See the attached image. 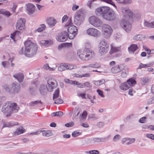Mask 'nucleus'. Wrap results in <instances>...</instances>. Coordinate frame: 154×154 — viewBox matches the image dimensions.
Segmentation results:
<instances>
[{
	"label": "nucleus",
	"instance_id": "obj_49",
	"mask_svg": "<svg viewBox=\"0 0 154 154\" xmlns=\"http://www.w3.org/2000/svg\"><path fill=\"white\" fill-rule=\"evenodd\" d=\"M81 134V133L78 132L76 131H74L72 134V136L73 137H77Z\"/></svg>",
	"mask_w": 154,
	"mask_h": 154
},
{
	"label": "nucleus",
	"instance_id": "obj_8",
	"mask_svg": "<svg viewBox=\"0 0 154 154\" xmlns=\"http://www.w3.org/2000/svg\"><path fill=\"white\" fill-rule=\"evenodd\" d=\"M104 36L106 38H108L110 36L112 32L111 27L109 25L103 24L102 27Z\"/></svg>",
	"mask_w": 154,
	"mask_h": 154
},
{
	"label": "nucleus",
	"instance_id": "obj_31",
	"mask_svg": "<svg viewBox=\"0 0 154 154\" xmlns=\"http://www.w3.org/2000/svg\"><path fill=\"white\" fill-rule=\"evenodd\" d=\"M154 64L153 63H149L147 64H143L142 63L140 64L137 69H140L142 68H146L148 67H151Z\"/></svg>",
	"mask_w": 154,
	"mask_h": 154
},
{
	"label": "nucleus",
	"instance_id": "obj_39",
	"mask_svg": "<svg viewBox=\"0 0 154 154\" xmlns=\"http://www.w3.org/2000/svg\"><path fill=\"white\" fill-rule=\"evenodd\" d=\"M149 82V80L147 78L144 77L141 79V82L143 85H146Z\"/></svg>",
	"mask_w": 154,
	"mask_h": 154
},
{
	"label": "nucleus",
	"instance_id": "obj_20",
	"mask_svg": "<svg viewBox=\"0 0 154 154\" xmlns=\"http://www.w3.org/2000/svg\"><path fill=\"white\" fill-rule=\"evenodd\" d=\"M73 114V116L72 117V119H74L75 118H76L80 113V109L78 107H76L75 108L74 111L72 110H71L70 112H69V115L71 117Z\"/></svg>",
	"mask_w": 154,
	"mask_h": 154
},
{
	"label": "nucleus",
	"instance_id": "obj_17",
	"mask_svg": "<svg viewBox=\"0 0 154 154\" xmlns=\"http://www.w3.org/2000/svg\"><path fill=\"white\" fill-rule=\"evenodd\" d=\"M11 93H18L20 89V86L17 83H13L11 85Z\"/></svg>",
	"mask_w": 154,
	"mask_h": 154
},
{
	"label": "nucleus",
	"instance_id": "obj_14",
	"mask_svg": "<svg viewBox=\"0 0 154 154\" xmlns=\"http://www.w3.org/2000/svg\"><path fill=\"white\" fill-rule=\"evenodd\" d=\"M26 20L24 18H19L17 20L16 27L17 29L23 30L24 29L25 27V23Z\"/></svg>",
	"mask_w": 154,
	"mask_h": 154
},
{
	"label": "nucleus",
	"instance_id": "obj_51",
	"mask_svg": "<svg viewBox=\"0 0 154 154\" xmlns=\"http://www.w3.org/2000/svg\"><path fill=\"white\" fill-rule=\"evenodd\" d=\"M29 91L31 94L34 95L35 93V88L31 87L29 88Z\"/></svg>",
	"mask_w": 154,
	"mask_h": 154
},
{
	"label": "nucleus",
	"instance_id": "obj_41",
	"mask_svg": "<svg viewBox=\"0 0 154 154\" xmlns=\"http://www.w3.org/2000/svg\"><path fill=\"white\" fill-rule=\"evenodd\" d=\"M63 115V113L61 111H58L54 112L51 114V116H61Z\"/></svg>",
	"mask_w": 154,
	"mask_h": 154
},
{
	"label": "nucleus",
	"instance_id": "obj_52",
	"mask_svg": "<svg viewBox=\"0 0 154 154\" xmlns=\"http://www.w3.org/2000/svg\"><path fill=\"white\" fill-rule=\"evenodd\" d=\"M146 137L154 141V134H146Z\"/></svg>",
	"mask_w": 154,
	"mask_h": 154
},
{
	"label": "nucleus",
	"instance_id": "obj_10",
	"mask_svg": "<svg viewBox=\"0 0 154 154\" xmlns=\"http://www.w3.org/2000/svg\"><path fill=\"white\" fill-rule=\"evenodd\" d=\"M90 24L95 27L100 26L102 24V22L98 18L95 16H92L88 19Z\"/></svg>",
	"mask_w": 154,
	"mask_h": 154
},
{
	"label": "nucleus",
	"instance_id": "obj_1",
	"mask_svg": "<svg viewBox=\"0 0 154 154\" xmlns=\"http://www.w3.org/2000/svg\"><path fill=\"white\" fill-rule=\"evenodd\" d=\"M85 48L83 51H78L77 55L79 58L84 61L90 60L94 58L95 56L94 52L90 49V45L88 43H86Z\"/></svg>",
	"mask_w": 154,
	"mask_h": 154
},
{
	"label": "nucleus",
	"instance_id": "obj_11",
	"mask_svg": "<svg viewBox=\"0 0 154 154\" xmlns=\"http://www.w3.org/2000/svg\"><path fill=\"white\" fill-rule=\"evenodd\" d=\"M121 10L122 14L125 18L127 19L132 18L133 14L128 8L125 7H122Z\"/></svg>",
	"mask_w": 154,
	"mask_h": 154
},
{
	"label": "nucleus",
	"instance_id": "obj_2",
	"mask_svg": "<svg viewBox=\"0 0 154 154\" xmlns=\"http://www.w3.org/2000/svg\"><path fill=\"white\" fill-rule=\"evenodd\" d=\"M25 55L28 57L35 55L37 50V45L30 40H27L24 42Z\"/></svg>",
	"mask_w": 154,
	"mask_h": 154
},
{
	"label": "nucleus",
	"instance_id": "obj_61",
	"mask_svg": "<svg viewBox=\"0 0 154 154\" xmlns=\"http://www.w3.org/2000/svg\"><path fill=\"white\" fill-rule=\"evenodd\" d=\"M143 48L147 52L148 54H150V50L148 49L146 46L143 45Z\"/></svg>",
	"mask_w": 154,
	"mask_h": 154
},
{
	"label": "nucleus",
	"instance_id": "obj_38",
	"mask_svg": "<svg viewBox=\"0 0 154 154\" xmlns=\"http://www.w3.org/2000/svg\"><path fill=\"white\" fill-rule=\"evenodd\" d=\"M116 1L118 3L122 4H130L131 2V0H118Z\"/></svg>",
	"mask_w": 154,
	"mask_h": 154
},
{
	"label": "nucleus",
	"instance_id": "obj_26",
	"mask_svg": "<svg viewBox=\"0 0 154 154\" xmlns=\"http://www.w3.org/2000/svg\"><path fill=\"white\" fill-rule=\"evenodd\" d=\"M13 77L17 79L19 82L20 83L23 81L24 78L23 74L21 73H19L14 75Z\"/></svg>",
	"mask_w": 154,
	"mask_h": 154
},
{
	"label": "nucleus",
	"instance_id": "obj_54",
	"mask_svg": "<svg viewBox=\"0 0 154 154\" xmlns=\"http://www.w3.org/2000/svg\"><path fill=\"white\" fill-rule=\"evenodd\" d=\"M88 118L89 119H92L93 120H96L98 118L97 117L95 116V115L93 114H91L88 117Z\"/></svg>",
	"mask_w": 154,
	"mask_h": 154
},
{
	"label": "nucleus",
	"instance_id": "obj_47",
	"mask_svg": "<svg viewBox=\"0 0 154 154\" xmlns=\"http://www.w3.org/2000/svg\"><path fill=\"white\" fill-rule=\"evenodd\" d=\"M2 65L5 68H8L10 66V63L8 61H4L2 62Z\"/></svg>",
	"mask_w": 154,
	"mask_h": 154
},
{
	"label": "nucleus",
	"instance_id": "obj_18",
	"mask_svg": "<svg viewBox=\"0 0 154 154\" xmlns=\"http://www.w3.org/2000/svg\"><path fill=\"white\" fill-rule=\"evenodd\" d=\"M68 37L67 33L66 31H63L60 33V35L57 38V39L59 42H64L67 39Z\"/></svg>",
	"mask_w": 154,
	"mask_h": 154
},
{
	"label": "nucleus",
	"instance_id": "obj_53",
	"mask_svg": "<svg viewBox=\"0 0 154 154\" xmlns=\"http://www.w3.org/2000/svg\"><path fill=\"white\" fill-rule=\"evenodd\" d=\"M87 152L90 154H98L99 153V151L97 150H90Z\"/></svg>",
	"mask_w": 154,
	"mask_h": 154
},
{
	"label": "nucleus",
	"instance_id": "obj_9",
	"mask_svg": "<svg viewBox=\"0 0 154 154\" xmlns=\"http://www.w3.org/2000/svg\"><path fill=\"white\" fill-rule=\"evenodd\" d=\"M67 30L69 38L71 39H73L77 33V27L75 26H70L68 28Z\"/></svg>",
	"mask_w": 154,
	"mask_h": 154
},
{
	"label": "nucleus",
	"instance_id": "obj_33",
	"mask_svg": "<svg viewBox=\"0 0 154 154\" xmlns=\"http://www.w3.org/2000/svg\"><path fill=\"white\" fill-rule=\"evenodd\" d=\"M25 131V130L23 127H20L17 129L16 131L14 132V134L15 135H20Z\"/></svg>",
	"mask_w": 154,
	"mask_h": 154
},
{
	"label": "nucleus",
	"instance_id": "obj_12",
	"mask_svg": "<svg viewBox=\"0 0 154 154\" xmlns=\"http://www.w3.org/2000/svg\"><path fill=\"white\" fill-rule=\"evenodd\" d=\"M81 11L79 10L75 14L74 19V23L77 25H80L82 23L84 20V18L82 15L78 13L79 12Z\"/></svg>",
	"mask_w": 154,
	"mask_h": 154
},
{
	"label": "nucleus",
	"instance_id": "obj_48",
	"mask_svg": "<svg viewBox=\"0 0 154 154\" xmlns=\"http://www.w3.org/2000/svg\"><path fill=\"white\" fill-rule=\"evenodd\" d=\"M72 20L71 18L69 19L66 23V24L65 25V27H69L70 26H72Z\"/></svg>",
	"mask_w": 154,
	"mask_h": 154
},
{
	"label": "nucleus",
	"instance_id": "obj_28",
	"mask_svg": "<svg viewBox=\"0 0 154 154\" xmlns=\"http://www.w3.org/2000/svg\"><path fill=\"white\" fill-rule=\"evenodd\" d=\"M40 132V134L42 133V135L43 136H45L47 137H49L51 136H52V134L51 131H45V130H39Z\"/></svg>",
	"mask_w": 154,
	"mask_h": 154
},
{
	"label": "nucleus",
	"instance_id": "obj_55",
	"mask_svg": "<svg viewBox=\"0 0 154 154\" xmlns=\"http://www.w3.org/2000/svg\"><path fill=\"white\" fill-rule=\"evenodd\" d=\"M20 32L16 31L15 32H14L13 34H11L10 35V38L14 41H15L14 37L17 34V33H19Z\"/></svg>",
	"mask_w": 154,
	"mask_h": 154
},
{
	"label": "nucleus",
	"instance_id": "obj_29",
	"mask_svg": "<svg viewBox=\"0 0 154 154\" xmlns=\"http://www.w3.org/2000/svg\"><path fill=\"white\" fill-rule=\"evenodd\" d=\"M137 49V45L133 44L131 45L128 48V50L129 52L131 53H134Z\"/></svg>",
	"mask_w": 154,
	"mask_h": 154
},
{
	"label": "nucleus",
	"instance_id": "obj_23",
	"mask_svg": "<svg viewBox=\"0 0 154 154\" xmlns=\"http://www.w3.org/2000/svg\"><path fill=\"white\" fill-rule=\"evenodd\" d=\"M17 123L15 122H2L3 126L2 128L5 127L10 128L11 127L15 126L17 125Z\"/></svg>",
	"mask_w": 154,
	"mask_h": 154
},
{
	"label": "nucleus",
	"instance_id": "obj_64",
	"mask_svg": "<svg viewBox=\"0 0 154 154\" xmlns=\"http://www.w3.org/2000/svg\"><path fill=\"white\" fill-rule=\"evenodd\" d=\"M86 87L90 88L92 87V85L89 82H86L84 84V87Z\"/></svg>",
	"mask_w": 154,
	"mask_h": 154
},
{
	"label": "nucleus",
	"instance_id": "obj_40",
	"mask_svg": "<svg viewBox=\"0 0 154 154\" xmlns=\"http://www.w3.org/2000/svg\"><path fill=\"white\" fill-rule=\"evenodd\" d=\"M105 82V80L104 79H102L100 80L97 81H94V84L97 86H100L101 85L103 84Z\"/></svg>",
	"mask_w": 154,
	"mask_h": 154
},
{
	"label": "nucleus",
	"instance_id": "obj_63",
	"mask_svg": "<svg viewBox=\"0 0 154 154\" xmlns=\"http://www.w3.org/2000/svg\"><path fill=\"white\" fill-rule=\"evenodd\" d=\"M74 125V123L73 122H71L66 124L65 126L66 127H69L73 126Z\"/></svg>",
	"mask_w": 154,
	"mask_h": 154
},
{
	"label": "nucleus",
	"instance_id": "obj_35",
	"mask_svg": "<svg viewBox=\"0 0 154 154\" xmlns=\"http://www.w3.org/2000/svg\"><path fill=\"white\" fill-rule=\"evenodd\" d=\"M120 50V48L119 47H115L113 45V44L111 45V50L110 52V54L116 52Z\"/></svg>",
	"mask_w": 154,
	"mask_h": 154
},
{
	"label": "nucleus",
	"instance_id": "obj_43",
	"mask_svg": "<svg viewBox=\"0 0 154 154\" xmlns=\"http://www.w3.org/2000/svg\"><path fill=\"white\" fill-rule=\"evenodd\" d=\"M59 89L57 88L54 91L53 94V99L54 100L55 98L58 97L59 94Z\"/></svg>",
	"mask_w": 154,
	"mask_h": 154
},
{
	"label": "nucleus",
	"instance_id": "obj_5",
	"mask_svg": "<svg viewBox=\"0 0 154 154\" xmlns=\"http://www.w3.org/2000/svg\"><path fill=\"white\" fill-rule=\"evenodd\" d=\"M47 82L46 88L48 91L51 92L53 91L54 88H56L57 86V82L53 78H49Z\"/></svg>",
	"mask_w": 154,
	"mask_h": 154
},
{
	"label": "nucleus",
	"instance_id": "obj_60",
	"mask_svg": "<svg viewBox=\"0 0 154 154\" xmlns=\"http://www.w3.org/2000/svg\"><path fill=\"white\" fill-rule=\"evenodd\" d=\"M120 138L121 136L120 135L116 134L114 137L113 140L114 141H116L120 139Z\"/></svg>",
	"mask_w": 154,
	"mask_h": 154
},
{
	"label": "nucleus",
	"instance_id": "obj_7",
	"mask_svg": "<svg viewBox=\"0 0 154 154\" xmlns=\"http://www.w3.org/2000/svg\"><path fill=\"white\" fill-rule=\"evenodd\" d=\"M106 13L105 14L103 18L109 21H112L115 19L116 17V14L114 11L111 10L109 7H108Z\"/></svg>",
	"mask_w": 154,
	"mask_h": 154
},
{
	"label": "nucleus",
	"instance_id": "obj_4",
	"mask_svg": "<svg viewBox=\"0 0 154 154\" xmlns=\"http://www.w3.org/2000/svg\"><path fill=\"white\" fill-rule=\"evenodd\" d=\"M136 83V81L134 79L130 78L127 80L126 82L121 84L119 86V88L122 90L126 91Z\"/></svg>",
	"mask_w": 154,
	"mask_h": 154
},
{
	"label": "nucleus",
	"instance_id": "obj_50",
	"mask_svg": "<svg viewBox=\"0 0 154 154\" xmlns=\"http://www.w3.org/2000/svg\"><path fill=\"white\" fill-rule=\"evenodd\" d=\"M100 66V65L97 63H96L95 64H91L88 65V67L95 68H98Z\"/></svg>",
	"mask_w": 154,
	"mask_h": 154
},
{
	"label": "nucleus",
	"instance_id": "obj_46",
	"mask_svg": "<svg viewBox=\"0 0 154 154\" xmlns=\"http://www.w3.org/2000/svg\"><path fill=\"white\" fill-rule=\"evenodd\" d=\"M142 38V35L141 34H138L135 35L133 37V39L136 40H141Z\"/></svg>",
	"mask_w": 154,
	"mask_h": 154
},
{
	"label": "nucleus",
	"instance_id": "obj_19",
	"mask_svg": "<svg viewBox=\"0 0 154 154\" xmlns=\"http://www.w3.org/2000/svg\"><path fill=\"white\" fill-rule=\"evenodd\" d=\"M35 6L32 4L29 3L27 5L26 11L29 15L33 14L35 11Z\"/></svg>",
	"mask_w": 154,
	"mask_h": 154
},
{
	"label": "nucleus",
	"instance_id": "obj_22",
	"mask_svg": "<svg viewBox=\"0 0 154 154\" xmlns=\"http://www.w3.org/2000/svg\"><path fill=\"white\" fill-rule=\"evenodd\" d=\"M110 137V136L109 135L108 136L104 137V138H94L93 139L92 141L94 143L104 142L105 141L107 140Z\"/></svg>",
	"mask_w": 154,
	"mask_h": 154
},
{
	"label": "nucleus",
	"instance_id": "obj_59",
	"mask_svg": "<svg viewBox=\"0 0 154 154\" xmlns=\"http://www.w3.org/2000/svg\"><path fill=\"white\" fill-rule=\"evenodd\" d=\"M135 140V139L134 138H131L130 139L129 141L128 142H126L125 144L126 145H129L133 143H134Z\"/></svg>",
	"mask_w": 154,
	"mask_h": 154
},
{
	"label": "nucleus",
	"instance_id": "obj_62",
	"mask_svg": "<svg viewBox=\"0 0 154 154\" xmlns=\"http://www.w3.org/2000/svg\"><path fill=\"white\" fill-rule=\"evenodd\" d=\"M98 92V94L102 97H104V96L103 94V93L102 91L99 89H97V91Z\"/></svg>",
	"mask_w": 154,
	"mask_h": 154
},
{
	"label": "nucleus",
	"instance_id": "obj_15",
	"mask_svg": "<svg viewBox=\"0 0 154 154\" xmlns=\"http://www.w3.org/2000/svg\"><path fill=\"white\" fill-rule=\"evenodd\" d=\"M120 25L127 32H129L131 28V24L127 20H122L121 23Z\"/></svg>",
	"mask_w": 154,
	"mask_h": 154
},
{
	"label": "nucleus",
	"instance_id": "obj_36",
	"mask_svg": "<svg viewBox=\"0 0 154 154\" xmlns=\"http://www.w3.org/2000/svg\"><path fill=\"white\" fill-rule=\"evenodd\" d=\"M144 24L145 26L149 28H154V21L151 23H149L146 21H145L144 22Z\"/></svg>",
	"mask_w": 154,
	"mask_h": 154
},
{
	"label": "nucleus",
	"instance_id": "obj_27",
	"mask_svg": "<svg viewBox=\"0 0 154 154\" xmlns=\"http://www.w3.org/2000/svg\"><path fill=\"white\" fill-rule=\"evenodd\" d=\"M40 43L42 46H48L53 44V42L51 40H42L40 41Z\"/></svg>",
	"mask_w": 154,
	"mask_h": 154
},
{
	"label": "nucleus",
	"instance_id": "obj_58",
	"mask_svg": "<svg viewBox=\"0 0 154 154\" xmlns=\"http://www.w3.org/2000/svg\"><path fill=\"white\" fill-rule=\"evenodd\" d=\"M97 125L98 128H102L104 126V124L103 122H97Z\"/></svg>",
	"mask_w": 154,
	"mask_h": 154
},
{
	"label": "nucleus",
	"instance_id": "obj_34",
	"mask_svg": "<svg viewBox=\"0 0 154 154\" xmlns=\"http://www.w3.org/2000/svg\"><path fill=\"white\" fill-rule=\"evenodd\" d=\"M66 63H62L60 64V66L58 68V70L60 71H62L66 70Z\"/></svg>",
	"mask_w": 154,
	"mask_h": 154
},
{
	"label": "nucleus",
	"instance_id": "obj_24",
	"mask_svg": "<svg viewBox=\"0 0 154 154\" xmlns=\"http://www.w3.org/2000/svg\"><path fill=\"white\" fill-rule=\"evenodd\" d=\"M47 22L50 27L54 26L57 23L56 20L53 17H51L47 20Z\"/></svg>",
	"mask_w": 154,
	"mask_h": 154
},
{
	"label": "nucleus",
	"instance_id": "obj_16",
	"mask_svg": "<svg viewBox=\"0 0 154 154\" xmlns=\"http://www.w3.org/2000/svg\"><path fill=\"white\" fill-rule=\"evenodd\" d=\"M86 33L88 35L94 37H98L100 34V32L98 30L92 28L88 29L86 31Z\"/></svg>",
	"mask_w": 154,
	"mask_h": 154
},
{
	"label": "nucleus",
	"instance_id": "obj_42",
	"mask_svg": "<svg viewBox=\"0 0 154 154\" xmlns=\"http://www.w3.org/2000/svg\"><path fill=\"white\" fill-rule=\"evenodd\" d=\"M66 70H71L76 68L77 66L75 65L68 64V63H66Z\"/></svg>",
	"mask_w": 154,
	"mask_h": 154
},
{
	"label": "nucleus",
	"instance_id": "obj_6",
	"mask_svg": "<svg viewBox=\"0 0 154 154\" xmlns=\"http://www.w3.org/2000/svg\"><path fill=\"white\" fill-rule=\"evenodd\" d=\"M106 13L105 14L103 18L109 21H112L115 19L116 17V14L114 11L111 10L109 7H108Z\"/></svg>",
	"mask_w": 154,
	"mask_h": 154
},
{
	"label": "nucleus",
	"instance_id": "obj_3",
	"mask_svg": "<svg viewBox=\"0 0 154 154\" xmlns=\"http://www.w3.org/2000/svg\"><path fill=\"white\" fill-rule=\"evenodd\" d=\"M19 110V107L17 104L11 102L6 103L2 106V110L4 113L8 114L6 115L8 116L12 113L17 112Z\"/></svg>",
	"mask_w": 154,
	"mask_h": 154
},
{
	"label": "nucleus",
	"instance_id": "obj_13",
	"mask_svg": "<svg viewBox=\"0 0 154 154\" xmlns=\"http://www.w3.org/2000/svg\"><path fill=\"white\" fill-rule=\"evenodd\" d=\"M108 7L103 6L97 8L95 11L96 15L97 16L103 18L105 14L106 13Z\"/></svg>",
	"mask_w": 154,
	"mask_h": 154
},
{
	"label": "nucleus",
	"instance_id": "obj_57",
	"mask_svg": "<svg viewBox=\"0 0 154 154\" xmlns=\"http://www.w3.org/2000/svg\"><path fill=\"white\" fill-rule=\"evenodd\" d=\"M54 100V103L55 104H61L63 102V100L61 98H59L57 100Z\"/></svg>",
	"mask_w": 154,
	"mask_h": 154
},
{
	"label": "nucleus",
	"instance_id": "obj_21",
	"mask_svg": "<svg viewBox=\"0 0 154 154\" xmlns=\"http://www.w3.org/2000/svg\"><path fill=\"white\" fill-rule=\"evenodd\" d=\"M124 69L122 65L115 66L111 69L112 72L113 74H116L120 72Z\"/></svg>",
	"mask_w": 154,
	"mask_h": 154
},
{
	"label": "nucleus",
	"instance_id": "obj_56",
	"mask_svg": "<svg viewBox=\"0 0 154 154\" xmlns=\"http://www.w3.org/2000/svg\"><path fill=\"white\" fill-rule=\"evenodd\" d=\"M148 104H151L154 103V97H151L147 101Z\"/></svg>",
	"mask_w": 154,
	"mask_h": 154
},
{
	"label": "nucleus",
	"instance_id": "obj_44",
	"mask_svg": "<svg viewBox=\"0 0 154 154\" xmlns=\"http://www.w3.org/2000/svg\"><path fill=\"white\" fill-rule=\"evenodd\" d=\"M38 103H40L41 104H42V103L41 100H36L31 102L29 103V105L31 106H32Z\"/></svg>",
	"mask_w": 154,
	"mask_h": 154
},
{
	"label": "nucleus",
	"instance_id": "obj_30",
	"mask_svg": "<svg viewBox=\"0 0 154 154\" xmlns=\"http://www.w3.org/2000/svg\"><path fill=\"white\" fill-rule=\"evenodd\" d=\"M109 50V48H107V47H99V53L102 56L106 54Z\"/></svg>",
	"mask_w": 154,
	"mask_h": 154
},
{
	"label": "nucleus",
	"instance_id": "obj_45",
	"mask_svg": "<svg viewBox=\"0 0 154 154\" xmlns=\"http://www.w3.org/2000/svg\"><path fill=\"white\" fill-rule=\"evenodd\" d=\"M46 28V26L44 24H41L40 26L38 28L37 31L39 32H41L43 30H45Z\"/></svg>",
	"mask_w": 154,
	"mask_h": 154
},
{
	"label": "nucleus",
	"instance_id": "obj_25",
	"mask_svg": "<svg viewBox=\"0 0 154 154\" xmlns=\"http://www.w3.org/2000/svg\"><path fill=\"white\" fill-rule=\"evenodd\" d=\"M39 91L42 95H44L46 94L48 91L46 86H45L44 85H41L39 87Z\"/></svg>",
	"mask_w": 154,
	"mask_h": 154
},
{
	"label": "nucleus",
	"instance_id": "obj_37",
	"mask_svg": "<svg viewBox=\"0 0 154 154\" xmlns=\"http://www.w3.org/2000/svg\"><path fill=\"white\" fill-rule=\"evenodd\" d=\"M3 90L6 92L11 93V88H9L8 85L5 84L2 86Z\"/></svg>",
	"mask_w": 154,
	"mask_h": 154
},
{
	"label": "nucleus",
	"instance_id": "obj_32",
	"mask_svg": "<svg viewBox=\"0 0 154 154\" xmlns=\"http://www.w3.org/2000/svg\"><path fill=\"white\" fill-rule=\"evenodd\" d=\"M99 46V47H107V48H109V45L107 42L103 39L100 41Z\"/></svg>",
	"mask_w": 154,
	"mask_h": 154
}]
</instances>
